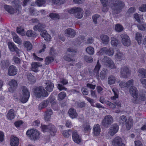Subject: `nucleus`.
Returning a JSON list of instances; mask_svg holds the SVG:
<instances>
[{
    "label": "nucleus",
    "instance_id": "nucleus-40",
    "mask_svg": "<svg viewBox=\"0 0 146 146\" xmlns=\"http://www.w3.org/2000/svg\"><path fill=\"white\" fill-rule=\"evenodd\" d=\"M44 27V25L40 23H39L38 25H35L33 29L35 31H38L41 32L42 29Z\"/></svg>",
    "mask_w": 146,
    "mask_h": 146
},
{
    "label": "nucleus",
    "instance_id": "nucleus-56",
    "mask_svg": "<svg viewBox=\"0 0 146 146\" xmlns=\"http://www.w3.org/2000/svg\"><path fill=\"white\" fill-rule=\"evenodd\" d=\"M27 78L30 81L34 82L35 81V77L30 73H29L27 75Z\"/></svg>",
    "mask_w": 146,
    "mask_h": 146
},
{
    "label": "nucleus",
    "instance_id": "nucleus-41",
    "mask_svg": "<svg viewBox=\"0 0 146 146\" xmlns=\"http://www.w3.org/2000/svg\"><path fill=\"white\" fill-rule=\"evenodd\" d=\"M20 2L18 0L14 1L12 2V5L14 6L16 10H19L21 9L20 5H19Z\"/></svg>",
    "mask_w": 146,
    "mask_h": 146
},
{
    "label": "nucleus",
    "instance_id": "nucleus-9",
    "mask_svg": "<svg viewBox=\"0 0 146 146\" xmlns=\"http://www.w3.org/2000/svg\"><path fill=\"white\" fill-rule=\"evenodd\" d=\"M8 45L9 50L12 52H15L18 56L22 52L21 50L18 49L16 45L13 42H9Z\"/></svg>",
    "mask_w": 146,
    "mask_h": 146
},
{
    "label": "nucleus",
    "instance_id": "nucleus-39",
    "mask_svg": "<svg viewBox=\"0 0 146 146\" xmlns=\"http://www.w3.org/2000/svg\"><path fill=\"white\" fill-rule=\"evenodd\" d=\"M134 17L138 23H143L142 16H141L140 17H139L138 14L135 13L134 15Z\"/></svg>",
    "mask_w": 146,
    "mask_h": 146
},
{
    "label": "nucleus",
    "instance_id": "nucleus-6",
    "mask_svg": "<svg viewBox=\"0 0 146 146\" xmlns=\"http://www.w3.org/2000/svg\"><path fill=\"white\" fill-rule=\"evenodd\" d=\"M114 52V50L113 48L105 47L100 50L99 52H98V54L101 55L105 54L109 56H112Z\"/></svg>",
    "mask_w": 146,
    "mask_h": 146
},
{
    "label": "nucleus",
    "instance_id": "nucleus-3",
    "mask_svg": "<svg viewBox=\"0 0 146 146\" xmlns=\"http://www.w3.org/2000/svg\"><path fill=\"white\" fill-rule=\"evenodd\" d=\"M22 89V95L20 96L19 100L21 102L25 103L28 101L30 96V93L26 87H23Z\"/></svg>",
    "mask_w": 146,
    "mask_h": 146
},
{
    "label": "nucleus",
    "instance_id": "nucleus-22",
    "mask_svg": "<svg viewBox=\"0 0 146 146\" xmlns=\"http://www.w3.org/2000/svg\"><path fill=\"white\" fill-rule=\"evenodd\" d=\"M64 34L66 36L73 37L75 35V32L72 29H68L65 30L64 31Z\"/></svg>",
    "mask_w": 146,
    "mask_h": 146
},
{
    "label": "nucleus",
    "instance_id": "nucleus-49",
    "mask_svg": "<svg viewBox=\"0 0 146 146\" xmlns=\"http://www.w3.org/2000/svg\"><path fill=\"white\" fill-rule=\"evenodd\" d=\"M66 96V94L64 92H61L58 95V99L61 100L64 99Z\"/></svg>",
    "mask_w": 146,
    "mask_h": 146
},
{
    "label": "nucleus",
    "instance_id": "nucleus-55",
    "mask_svg": "<svg viewBox=\"0 0 146 146\" xmlns=\"http://www.w3.org/2000/svg\"><path fill=\"white\" fill-rule=\"evenodd\" d=\"M45 3V0H37L36 1V4L38 7H40L43 5Z\"/></svg>",
    "mask_w": 146,
    "mask_h": 146
},
{
    "label": "nucleus",
    "instance_id": "nucleus-45",
    "mask_svg": "<svg viewBox=\"0 0 146 146\" xmlns=\"http://www.w3.org/2000/svg\"><path fill=\"white\" fill-rule=\"evenodd\" d=\"M111 44L112 45L116 46L118 43L117 39L114 37H112L111 38Z\"/></svg>",
    "mask_w": 146,
    "mask_h": 146
},
{
    "label": "nucleus",
    "instance_id": "nucleus-48",
    "mask_svg": "<svg viewBox=\"0 0 146 146\" xmlns=\"http://www.w3.org/2000/svg\"><path fill=\"white\" fill-rule=\"evenodd\" d=\"M138 29L141 31H145L146 27L145 25L144 24V22L142 23H139L137 25Z\"/></svg>",
    "mask_w": 146,
    "mask_h": 146
},
{
    "label": "nucleus",
    "instance_id": "nucleus-12",
    "mask_svg": "<svg viewBox=\"0 0 146 146\" xmlns=\"http://www.w3.org/2000/svg\"><path fill=\"white\" fill-rule=\"evenodd\" d=\"M121 42L123 45L126 46H129L131 44V41L129 36L125 34H121Z\"/></svg>",
    "mask_w": 146,
    "mask_h": 146
},
{
    "label": "nucleus",
    "instance_id": "nucleus-37",
    "mask_svg": "<svg viewBox=\"0 0 146 146\" xmlns=\"http://www.w3.org/2000/svg\"><path fill=\"white\" fill-rule=\"evenodd\" d=\"M135 39L137 41L139 44L141 43L143 39L142 35L141 34L137 32L135 34Z\"/></svg>",
    "mask_w": 146,
    "mask_h": 146
},
{
    "label": "nucleus",
    "instance_id": "nucleus-20",
    "mask_svg": "<svg viewBox=\"0 0 146 146\" xmlns=\"http://www.w3.org/2000/svg\"><path fill=\"white\" fill-rule=\"evenodd\" d=\"M19 143V140L18 138L14 136L11 137L10 144L11 146H18Z\"/></svg>",
    "mask_w": 146,
    "mask_h": 146
},
{
    "label": "nucleus",
    "instance_id": "nucleus-23",
    "mask_svg": "<svg viewBox=\"0 0 146 146\" xmlns=\"http://www.w3.org/2000/svg\"><path fill=\"white\" fill-rule=\"evenodd\" d=\"M54 86V84L50 81H47L45 83V88L48 91L52 92V91Z\"/></svg>",
    "mask_w": 146,
    "mask_h": 146
},
{
    "label": "nucleus",
    "instance_id": "nucleus-54",
    "mask_svg": "<svg viewBox=\"0 0 146 146\" xmlns=\"http://www.w3.org/2000/svg\"><path fill=\"white\" fill-rule=\"evenodd\" d=\"M12 60L13 62H14L15 64H19L21 62V60L16 56H14Z\"/></svg>",
    "mask_w": 146,
    "mask_h": 146
},
{
    "label": "nucleus",
    "instance_id": "nucleus-42",
    "mask_svg": "<svg viewBox=\"0 0 146 146\" xmlns=\"http://www.w3.org/2000/svg\"><path fill=\"white\" fill-rule=\"evenodd\" d=\"M50 1L54 4L58 5L64 4L66 0H50Z\"/></svg>",
    "mask_w": 146,
    "mask_h": 146
},
{
    "label": "nucleus",
    "instance_id": "nucleus-46",
    "mask_svg": "<svg viewBox=\"0 0 146 146\" xmlns=\"http://www.w3.org/2000/svg\"><path fill=\"white\" fill-rule=\"evenodd\" d=\"M86 52L90 55H92L94 53V49L91 46L87 47L86 48Z\"/></svg>",
    "mask_w": 146,
    "mask_h": 146
},
{
    "label": "nucleus",
    "instance_id": "nucleus-7",
    "mask_svg": "<svg viewBox=\"0 0 146 146\" xmlns=\"http://www.w3.org/2000/svg\"><path fill=\"white\" fill-rule=\"evenodd\" d=\"M41 128L42 130L44 132L50 131L51 135L54 136V134L56 132V130L54 126L53 125H49L46 126L44 125L41 124Z\"/></svg>",
    "mask_w": 146,
    "mask_h": 146
},
{
    "label": "nucleus",
    "instance_id": "nucleus-14",
    "mask_svg": "<svg viewBox=\"0 0 146 146\" xmlns=\"http://www.w3.org/2000/svg\"><path fill=\"white\" fill-rule=\"evenodd\" d=\"M8 84L10 86L9 88V91L12 92L16 88L17 83L16 80L13 79L9 81Z\"/></svg>",
    "mask_w": 146,
    "mask_h": 146
},
{
    "label": "nucleus",
    "instance_id": "nucleus-50",
    "mask_svg": "<svg viewBox=\"0 0 146 146\" xmlns=\"http://www.w3.org/2000/svg\"><path fill=\"white\" fill-rule=\"evenodd\" d=\"M83 128V131L85 133H88L91 129L90 126L88 124L84 125Z\"/></svg>",
    "mask_w": 146,
    "mask_h": 146
},
{
    "label": "nucleus",
    "instance_id": "nucleus-10",
    "mask_svg": "<svg viewBox=\"0 0 146 146\" xmlns=\"http://www.w3.org/2000/svg\"><path fill=\"white\" fill-rule=\"evenodd\" d=\"M130 72L127 66H124L121 68L120 77L123 78H126L129 76Z\"/></svg>",
    "mask_w": 146,
    "mask_h": 146
},
{
    "label": "nucleus",
    "instance_id": "nucleus-28",
    "mask_svg": "<svg viewBox=\"0 0 146 146\" xmlns=\"http://www.w3.org/2000/svg\"><path fill=\"white\" fill-rule=\"evenodd\" d=\"M68 114L70 117L72 118H76L78 116L76 110L73 108H70L69 110Z\"/></svg>",
    "mask_w": 146,
    "mask_h": 146
},
{
    "label": "nucleus",
    "instance_id": "nucleus-5",
    "mask_svg": "<svg viewBox=\"0 0 146 146\" xmlns=\"http://www.w3.org/2000/svg\"><path fill=\"white\" fill-rule=\"evenodd\" d=\"M26 134L31 139L35 140L39 138L40 132L37 130L33 129L28 130Z\"/></svg>",
    "mask_w": 146,
    "mask_h": 146
},
{
    "label": "nucleus",
    "instance_id": "nucleus-13",
    "mask_svg": "<svg viewBox=\"0 0 146 146\" xmlns=\"http://www.w3.org/2000/svg\"><path fill=\"white\" fill-rule=\"evenodd\" d=\"M113 121V117L110 115H106L102 121V123L104 126L111 124Z\"/></svg>",
    "mask_w": 146,
    "mask_h": 146
},
{
    "label": "nucleus",
    "instance_id": "nucleus-52",
    "mask_svg": "<svg viewBox=\"0 0 146 146\" xmlns=\"http://www.w3.org/2000/svg\"><path fill=\"white\" fill-rule=\"evenodd\" d=\"M17 31L18 33L21 35L22 36L25 35V33L24 32V29L22 27H17Z\"/></svg>",
    "mask_w": 146,
    "mask_h": 146
},
{
    "label": "nucleus",
    "instance_id": "nucleus-31",
    "mask_svg": "<svg viewBox=\"0 0 146 146\" xmlns=\"http://www.w3.org/2000/svg\"><path fill=\"white\" fill-rule=\"evenodd\" d=\"M12 35L13 36V40L15 42L19 44H21L22 43V40L15 33L13 32L12 33Z\"/></svg>",
    "mask_w": 146,
    "mask_h": 146
},
{
    "label": "nucleus",
    "instance_id": "nucleus-43",
    "mask_svg": "<svg viewBox=\"0 0 146 146\" xmlns=\"http://www.w3.org/2000/svg\"><path fill=\"white\" fill-rule=\"evenodd\" d=\"M72 132V131L69 129L68 130H66L62 131V133L64 137H68L70 136Z\"/></svg>",
    "mask_w": 146,
    "mask_h": 146
},
{
    "label": "nucleus",
    "instance_id": "nucleus-2",
    "mask_svg": "<svg viewBox=\"0 0 146 146\" xmlns=\"http://www.w3.org/2000/svg\"><path fill=\"white\" fill-rule=\"evenodd\" d=\"M68 11L70 13H73L75 17L78 19H81L83 16L84 11L80 7H74L68 9Z\"/></svg>",
    "mask_w": 146,
    "mask_h": 146
},
{
    "label": "nucleus",
    "instance_id": "nucleus-27",
    "mask_svg": "<svg viewBox=\"0 0 146 146\" xmlns=\"http://www.w3.org/2000/svg\"><path fill=\"white\" fill-rule=\"evenodd\" d=\"M129 92L133 98H137L138 95L137 90L136 88L133 86L129 89Z\"/></svg>",
    "mask_w": 146,
    "mask_h": 146
},
{
    "label": "nucleus",
    "instance_id": "nucleus-1",
    "mask_svg": "<svg viewBox=\"0 0 146 146\" xmlns=\"http://www.w3.org/2000/svg\"><path fill=\"white\" fill-rule=\"evenodd\" d=\"M109 6L115 13H117L124 7L125 4L122 1L118 0H109Z\"/></svg>",
    "mask_w": 146,
    "mask_h": 146
},
{
    "label": "nucleus",
    "instance_id": "nucleus-33",
    "mask_svg": "<svg viewBox=\"0 0 146 146\" xmlns=\"http://www.w3.org/2000/svg\"><path fill=\"white\" fill-rule=\"evenodd\" d=\"M133 121L131 118H129L127 120L125 123L126 128L127 130H129L133 125Z\"/></svg>",
    "mask_w": 146,
    "mask_h": 146
},
{
    "label": "nucleus",
    "instance_id": "nucleus-26",
    "mask_svg": "<svg viewBox=\"0 0 146 146\" xmlns=\"http://www.w3.org/2000/svg\"><path fill=\"white\" fill-rule=\"evenodd\" d=\"M40 35L44 38L45 40L47 41H49L51 39L50 36L47 33L46 31L44 30L41 31Z\"/></svg>",
    "mask_w": 146,
    "mask_h": 146
},
{
    "label": "nucleus",
    "instance_id": "nucleus-29",
    "mask_svg": "<svg viewBox=\"0 0 146 146\" xmlns=\"http://www.w3.org/2000/svg\"><path fill=\"white\" fill-rule=\"evenodd\" d=\"M102 43L105 45L108 44L110 41L109 37L106 35H102L100 36Z\"/></svg>",
    "mask_w": 146,
    "mask_h": 146
},
{
    "label": "nucleus",
    "instance_id": "nucleus-34",
    "mask_svg": "<svg viewBox=\"0 0 146 146\" xmlns=\"http://www.w3.org/2000/svg\"><path fill=\"white\" fill-rule=\"evenodd\" d=\"M4 8L6 11L11 14H13L15 12V10L10 6L5 5Z\"/></svg>",
    "mask_w": 146,
    "mask_h": 146
},
{
    "label": "nucleus",
    "instance_id": "nucleus-21",
    "mask_svg": "<svg viewBox=\"0 0 146 146\" xmlns=\"http://www.w3.org/2000/svg\"><path fill=\"white\" fill-rule=\"evenodd\" d=\"M115 58L117 61H120L124 58V56L123 54L119 50L116 51L115 56Z\"/></svg>",
    "mask_w": 146,
    "mask_h": 146
},
{
    "label": "nucleus",
    "instance_id": "nucleus-11",
    "mask_svg": "<svg viewBox=\"0 0 146 146\" xmlns=\"http://www.w3.org/2000/svg\"><path fill=\"white\" fill-rule=\"evenodd\" d=\"M119 127L118 125L113 124L110 128L108 134L112 136L116 134L118 131Z\"/></svg>",
    "mask_w": 146,
    "mask_h": 146
},
{
    "label": "nucleus",
    "instance_id": "nucleus-30",
    "mask_svg": "<svg viewBox=\"0 0 146 146\" xmlns=\"http://www.w3.org/2000/svg\"><path fill=\"white\" fill-rule=\"evenodd\" d=\"M15 111L13 109L9 110L7 114V117L8 119L11 120L13 119L15 117Z\"/></svg>",
    "mask_w": 146,
    "mask_h": 146
},
{
    "label": "nucleus",
    "instance_id": "nucleus-8",
    "mask_svg": "<svg viewBox=\"0 0 146 146\" xmlns=\"http://www.w3.org/2000/svg\"><path fill=\"white\" fill-rule=\"evenodd\" d=\"M102 62L105 63L106 66L108 67L111 69L116 68V66L114 62L110 58L106 56H105Z\"/></svg>",
    "mask_w": 146,
    "mask_h": 146
},
{
    "label": "nucleus",
    "instance_id": "nucleus-58",
    "mask_svg": "<svg viewBox=\"0 0 146 146\" xmlns=\"http://www.w3.org/2000/svg\"><path fill=\"white\" fill-rule=\"evenodd\" d=\"M27 35L29 37H34L35 36L34 32L33 31L30 30L27 31Z\"/></svg>",
    "mask_w": 146,
    "mask_h": 146
},
{
    "label": "nucleus",
    "instance_id": "nucleus-62",
    "mask_svg": "<svg viewBox=\"0 0 146 146\" xmlns=\"http://www.w3.org/2000/svg\"><path fill=\"white\" fill-rule=\"evenodd\" d=\"M127 87H128L130 86H131V88L133 86H132L133 84V80H129L126 83Z\"/></svg>",
    "mask_w": 146,
    "mask_h": 146
},
{
    "label": "nucleus",
    "instance_id": "nucleus-51",
    "mask_svg": "<svg viewBox=\"0 0 146 146\" xmlns=\"http://www.w3.org/2000/svg\"><path fill=\"white\" fill-rule=\"evenodd\" d=\"M139 73L141 74L143 77L146 78V70L144 69H140L138 71Z\"/></svg>",
    "mask_w": 146,
    "mask_h": 146
},
{
    "label": "nucleus",
    "instance_id": "nucleus-47",
    "mask_svg": "<svg viewBox=\"0 0 146 146\" xmlns=\"http://www.w3.org/2000/svg\"><path fill=\"white\" fill-rule=\"evenodd\" d=\"M123 29V27L119 24H116L115 27V31L119 32L122 31Z\"/></svg>",
    "mask_w": 146,
    "mask_h": 146
},
{
    "label": "nucleus",
    "instance_id": "nucleus-19",
    "mask_svg": "<svg viewBox=\"0 0 146 146\" xmlns=\"http://www.w3.org/2000/svg\"><path fill=\"white\" fill-rule=\"evenodd\" d=\"M101 66L99 63V60H98L94 70V74L93 75H95L97 78H99V71L100 69Z\"/></svg>",
    "mask_w": 146,
    "mask_h": 146
},
{
    "label": "nucleus",
    "instance_id": "nucleus-64",
    "mask_svg": "<svg viewBox=\"0 0 146 146\" xmlns=\"http://www.w3.org/2000/svg\"><path fill=\"white\" fill-rule=\"evenodd\" d=\"M1 63L3 66H7L9 64V61L7 60L2 61Z\"/></svg>",
    "mask_w": 146,
    "mask_h": 146
},
{
    "label": "nucleus",
    "instance_id": "nucleus-60",
    "mask_svg": "<svg viewBox=\"0 0 146 146\" xmlns=\"http://www.w3.org/2000/svg\"><path fill=\"white\" fill-rule=\"evenodd\" d=\"M53 59L52 57H46L45 60L46 63V64H48L50 62H52Z\"/></svg>",
    "mask_w": 146,
    "mask_h": 146
},
{
    "label": "nucleus",
    "instance_id": "nucleus-25",
    "mask_svg": "<svg viewBox=\"0 0 146 146\" xmlns=\"http://www.w3.org/2000/svg\"><path fill=\"white\" fill-rule=\"evenodd\" d=\"M93 134L94 135L97 136L99 135L101 131L100 126L98 124L95 125L93 127Z\"/></svg>",
    "mask_w": 146,
    "mask_h": 146
},
{
    "label": "nucleus",
    "instance_id": "nucleus-17",
    "mask_svg": "<svg viewBox=\"0 0 146 146\" xmlns=\"http://www.w3.org/2000/svg\"><path fill=\"white\" fill-rule=\"evenodd\" d=\"M72 139L74 141L77 143L79 144L81 141V139L77 133V132L75 131L72 133Z\"/></svg>",
    "mask_w": 146,
    "mask_h": 146
},
{
    "label": "nucleus",
    "instance_id": "nucleus-38",
    "mask_svg": "<svg viewBox=\"0 0 146 146\" xmlns=\"http://www.w3.org/2000/svg\"><path fill=\"white\" fill-rule=\"evenodd\" d=\"M116 81V78L115 76H110L108 78V83L110 85H112L115 83Z\"/></svg>",
    "mask_w": 146,
    "mask_h": 146
},
{
    "label": "nucleus",
    "instance_id": "nucleus-36",
    "mask_svg": "<svg viewBox=\"0 0 146 146\" xmlns=\"http://www.w3.org/2000/svg\"><path fill=\"white\" fill-rule=\"evenodd\" d=\"M49 103L48 101L45 100L41 103L38 105V108L39 110H41L46 107Z\"/></svg>",
    "mask_w": 146,
    "mask_h": 146
},
{
    "label": "nucleus",
    "instance_id": "nucleus-63",
    "mask_svg": "<svg viewBox=\"0 0 146 146\" xmlns=\"http://www.w3.org/2000/svg\"><path fill=\"white\" fill-rule=\"evenodd\" d=\"M50 17L52 19L59 18V16L57 14L54 13H52L50 14Z\"/></svg>",
    "mask_w": 146,
    "mask_h": 146
},
{
    "label": "nucleus",
    "instance_id": "nucleus-44",
    "mask_svg": "<svg viewBox=\"0 0 146 146\" xmlns=\"http://www.w3.org/2000/svg\"><path fill=\"white\" fill-rule=\"evenodd\" d=\"M24 46L27 50H30L32 48V45L29 41H25L24 43Z\"/></svg>",
    "mask_w": 146,
    "mask_h": 146
},
{
    "label": "nucleus",
    "instance_id": "nucleus-59",
    "mask_svg": "<svg viewBox=\"0 0 146 146\" xmlns=\"http://www.w3.org/2000/svg\"><path fill=\"white\" fill-rule=\"evenodd\" d=\"M139 10L142 12H145L146 11V4L141 5L139 8Z\"/></svg>",
    "mask_w": 146,
    "mask_h": 146
},
{
    "label": "nucleus",
    "instance_id": "nucleus-32",
    "mask_svg": "<svg viewBox=\"0 0 146 146\" xmlns=\"http://www.w3.org/2000/svg\"><path fill=\"white\" fill-rule=\"evenodd\" d=\"M108 1V0H100L101 3L103 6V7L102 9V11L104 12H106L108 11V6L110 7L109 5L110 4L109 2L108 6L107 5V1Z\"/></svg>",
    "mask_w": 146,
    "mask_h": 146
},
{
    "label": "nucleus",
    "instance_id": "nucleus-18",
    "mask_svg": "<svg viewBox=\"0 0 146 146\" xmlns=\"http://www.w3.org/2000/svg\"><path fill=\"white\" fill-rule=\"evenodd\" d=\"M134 99H135L133 101V102L135 103H138L141 101H146V98L145 94H140L139 96L137 95V98Z\"/></svg>",
    "mask_w": 146,
    "mask_h": 146
},
{
    "label": "nucleus",
    "instance_id": "nucleus-53",
    "mask_svg": "<svg viewBox=\"0 0 146 146\" xmlns=\"http://www.w3.org/2000/svg\"><path fill=\"white\" fill-rule=\"evenodd\" d=\"M106 69H104L101 72L100 77L101 79H104L107 74Z\"/></svg>",
    "mask_w": 146,
    "mask_h": 146
},
{
    "label": "nucleus",
    "instance_id": "nucleus-61",
    "mask_svg": "<svg viewBox=\"0 0 146 146\" xmlns=\"http://www.w3.org/2000/svg\"><path fill=\"white\" fill-rule=\"evenodd\" d=\"M64 58L66 61L72 62L73 61H75V60L73 59L70 58L69 55H65L64 57Z\"/></svg>",
    "mask_w": 146,
    "mask_h": 146
},
{
    "label": "nucleus",
    "instance_id": "nucleus-16",
    "mask_svg": "<svg viewBox=\"0 0 146 146\" xmlns=\"http://www.w3.org/2000/svg\"><path fill=\"white\" fill-rule=\"evenodd\" d=\"M31 70L35 72H38L39 71L38 68L42 66V64L37 62H33L31 64Z\"/></svg>",
    "mask_w": 146,
    "mask_h": 146
},
{
    "label": "nucleus",
    "instance_id": "nucleus-35",
    "mask_svg": "<svg viewBox=\"0 0 146 146\" xmlns=\"http://www.w3.org/2000/svg\"><path fill=\"white\" fill-rule=\"evenodd\" d=\"M112 90L113 92L114 96L111 97V99L113 100H115L116 99L118 98V90L115 88L112 89Z\"/></svg>",
    "mask_w": 146,
    "mask_h": 146
},
{
    "label": "nucleus",
    "instance_id": "nucleus-4",
    "mask_svg": "<svg viewBox=\"0 0 146 146\" xmlns=\"http://www.w3.org/2000/svg\"><path fill=\"white\" fill-rule=\"evenodd\" d=\"M35 96L38 98L41 97H47L48 95L47 92L43 88L39 87L36 88L34 91Z\"/></svg>",
    "mask_w": 146,
    "mask_h": 146
},
{
    "label": "nucleus",
    "instance_id": "nucleus-15",
    "mask_svg": "<svg viewBox=\"0 0 146 146\" xmlns=\"http://www.w3.org/2000/svg\"><path fill=\"white\" fill-rule=\"evenodd\" d=\"M17 69L14 65L10 66L8 70V74L9 76H13L17 74Z\"/></svg>",
    "mask_w": 146,
    "mask_h": 146
},
{
    "label": "nucleus",
    "instance_id": "nucleus-57",
    "mask_svg": "<svg viewBox=\"0 0 146 146\" xmlns=\"http://www.w3.org/2000/svg\"><path fill=\"white\" fill-rule=\"evenodd\" d=\"M84 58L85 60L87 62H91L93 61V58L92 57L85 56Z\"/></svg>",
    "mask_w": 146,
    "mask_h": 146
},
{
    "label": "nucleus",
    "instance_id": "nucleus-24",
    "mask_svg": "<svg viewBox=\"0 0 146 146\" xmlns=\"http://www.w3.org/2000/svg\"><path fill=\"white\" fill-rule=\"evenodd\" d=\"M121 143H122V139L119 137H115L113 139L112 143V145L114 146L120 145L121 144Z\"/></svg>",
    "mask_w": 146,
    "mask_h": 146
}]
</instances>
